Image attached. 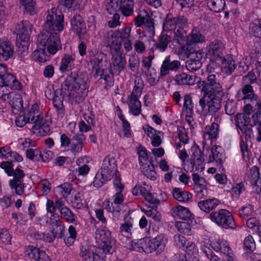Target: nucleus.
<instances>
[{
  "instance_id": "nucleus-42",
  "label": "nucleus",
  "mask_w": 261,
  "mask_h": 261,
  "mask_svg": "<svg viewBox=\"0 0 261 261\" xmlns=\"http://www.w3.org/2000/svg\"><path fill=\"white\" fill-rule=\"evenodd\" d=\"M72 185L69 182H64L56 188V192L58 193L60 196L59 198H67L71 194L72 190ZM56 198H59L57 197Z\"/></svg>"
},
{
  "instance_id": "nucleus-48",
  "label": "nucleus",
  "mask_w": 261,
  "mask_h": 261,
  "mask_svg": "<svg viewBox=\"0 0 261 261\" xmlns=\"http://www.w3.org/2000/svg\"><path fill=\"white\" fill-rule=\"evenodd\" d=\"M32 129L34 130H38L39 133L42 132L45 135L50 132V127L49 125L47 123L45 119L42 117L39 120H37L32 126Z\"/></svg>"
},
{
  "instance_id": "nucleus-55",
  "label": "nucleus",
  "mask_w": 261,
  "mask_h": 261,
  "mask_svg": "<svg viewBox=\"0 0 261 261\" xmlns=\"http://www.w3.org/2000/svg\"><path fill=\"white\" fill-rule=\"evenodd\" d=\"M185 28H181L173 31L174 34V41L180 45H183L187 42L186 32Z\"/></svg>"
},
{
  "instance_id": "nucleus-14",
  "label": "nucleus",
  "mask_w": 261,
  "mask_h": 261,
  "mask_svg": "<svg viewBox=\"0 0 261 261\" xmlns=\"http://www.w3.org/2000/svg\"><path fill=\"white\" fill-rule=\"evenodd\" d=\"M96 238L101 242L100 246L105 254H112L114 250L112 248L111 232L109 230L105 228L97 230Z\"/></svg>"
},
{
  "instance_id": "nucleus-35",
  "label": "nucleus",
  "mask_w": 261,
  "mask_h": 261,
  "mask_svg": "<svg viewBox=\"0 0 261 261\" xmlns=\"http://www.w3.org/2000/svg\"><path fill=\"white\" fill-rule=\"evenodd\" d=\"M195 76L190 75L184 72L176 74L174 80L178 85H193L195 84Z\"/></svg>"
},
{
  "instance_id": "nucleus-56",
  "label": "nucleus",
  "mask_w": 261,
  "mask_h": 261,
  "mask_svg": "<svg viewBox=\"0 0 261 261\" xmlns=\"http://www.w3.org/2000/svg\"><path fill=\"white\" fill-rule=\"evenodd\" d=\"M250 124L252 126H255L258 131L257 136L256 137V140L260 142H261V119L258 118L257 114L253 115L251 119L250 120Z\"/></svg>"
},
{
  "instance_id": "nucleus-18",
  "label": "nucleus",
  "mask_w": 261,
  "mask_h": 261,
  "mask_svg": "<svg viewBox=\"0 0 261 261\" xmlns=\"http://www.w3.org/2000/svg\"><path fill=\"white\" fill-rule=\"evenodd\" d=\"M180 67V62L177 60H171L170 56H166L163 60L160 68V74L166 76L171 72H177Z\"/></svg>"
},
{
  "instance_id": "nucleus-11",
  "label": "nucleus",
  "mask_w": 261,
  "mask_h": 261,
  "mask_svg": "<svg viewBox=\"0 0 261 261\" xmlns=\"http://www.w3.org/2000/svg\"><path fill=\"white\" fill-rule=\"evenodd\" d=\"M134 6V0H110L107 9L110 14L119 11L123 16L127 17L133 14Z\"/></svg>"
},
{
  "instance_id": "nucleus-51",
  "label": "nucleus",
  "mask_w": 261,
  "mask_h": 261,
  "mask_svg": "<svg viewBox=\"0 0 261 261\" xmlns=\"http://www.w3.org/2000/svg\"><path fill=\"white\" fill-rule=\"evenodd\" d=\"M195 47V45L187 40L186 44L179 49V54L187 58H189L191 55H194L196 50Z\"/></svg>"
},
{
  "instance_id": "nucleus-50",
  "label": "nucleus",
  "mask_w": 261,
  "mask_h": 261,
  "mask_svg": "<svg viewBox=\"0 0 261 261\" xmlns=\"http://www.w3.org/2000/svg\"><path fill=\"white\" fill-rule=\"evenodd\" d=\"M68 232L69 236L64 238V242L66 246L70 247L74 245L75 241L77 238V233L75 227L72 225H70L69 226Z\"/></svg>"
},
{
  "instance_id": "nucleus-53",
  "label": "nucleus",
  "mask_w": 261,
  "mask_h": 261,
  "mask_svg": "<svg viewBox=\"0 0 261 261\" xmlns=\"http://www.w3.org/2000/svg\"><path fill=\"white\" fill-rule=\"evenodd\" d=\"M110 74H112V76H113V73L111 69H102L100 71V73L96 74L100 76V79H103L105 81L106 87H111L113 86L114 82L111 79Z\"/></svg>"
},
{
  "instance_id": "nucleus-33",
  "label": "nucleus",
  "mask_w": 261,
  "mask_h": 261,
  "mask_svg": "<svg viewBox=\"0 0 261 261\" xmlns=\"http://www.w3.org/2000/svg\"><path fill=\"white\" fill-rule=\"evenodd\" d=\"M102 44L103 46L107 47H115L116 48V47H119L121 45V42H119L115 32L111 31L105 35L102 40Z\"/></svg>"
},
{
  "instance_id": "nucleus-46",
  "label": "nucleus",
  "mask_w": 261,
  "mask_h": 261,
  "mask_svg": "<svg viewBox=\"0 0 261 261\" xmlns=\"http://www.w3.org/2000/svg\"><path fill=\"white\" fill-rule=\"evenodd\" d=\"M153 161H151L150 164L145 165L143 167H140L143 174L147 178L152 180L156 179V172L154 169Z\"/></svg>"
},
{
  "instance_id": "nucleus-58",
  "label": "nucleus",
  "mask_w": 261,
  "mask_h": 261,
  "mask_svg": "<svg viewBox=\"0 0 261 261\" xmlns=\"http://www.w3.org/2000/svg\"><path fill=\"white\" fill-rule=\"evenodd\" d=\"M90 60L92 68L95 69V74H98L102 69L100 67V64L102 62V59L100 58L98 54H94L92 56H90Z\"/></svg>"
},
{
  "instance_id": "nucleus-9",
  "label": "nucleus",
  "mask_w": 261,
  "mask_h": 261,
  "mask_svg": "<svg viewBox=\"0 0 261 261\" xmlns=\"http://www.w3.org/2000/svg\"><path fill=\"white\" fill-rule=\"evenodd\" d=\"M188 19L184 15L169 12L163 21V30L165 32H172L181 28H185Z\"/></svg>"
},
{
  "instance_id": "nucleus-43",
  "label": "nucleus",
  "mask_w": 261,
  "mask_h": 261,
  "mask_svg": "<svg viewBox=\"0 0 261 261\" xmlns=\"http://www.w3.org/2000/svg\"><path fill=\"white\" fill-rule=\"evenodd\" d=\"M113 65L115 72L117 74H119L122 70L125 69L126 64L125 58L121 55H116L113 57Z\"/></svg>"
},
{
  "instance_id": "nucleus-7",
  "label": "nucleus",
  "mask_w": 261,
  "mask_h": 261,
  "mask_svg": "<svg viewBox=\"0 0 261 261\" xmlns=\"http://www.w3.org/2000/svg\"><path fill=\"white\" fill-rule=\"evenodd\" d=\"M37 41L39 45L46 49L47 53L51 56L62 48L60 35L57 32L43 30L39 35Z\"/></svg>"
},
{
  "instance_id": "nucleus-17",
  "label": "nucleus",
  "mask_w": 261,
  "mask_h": 261,
  "mask_svg": "<svg viewBox=\"0 0 261 261\" xmlns=\"http://www.w3.org/2000/svg\"><path fill=\"white\" fill-rule=\"evenodd\" d=\"M24 254L32 261H50L46 252L33 245H28L24 250Z\"/></svg>"
},
{
  "instance_id": "nucleus-39",
  "label": "nucleus",
  "mask_w": 261,
  "mask_h": 261,
  "mask_svg": "<svg viewBox=\"0 0 261 261\" xmlns=\"http://www.w3.org/2000/svg\"><path fill=\"white\" fill-rule=\"evenodd\" d=\"M47 53L46 49L44 47L38 46L37 48L32 53V58L35 61L45 63L49 60L50 56Z\"/></svg>"
},
{
  "instance_id": "nucleus-28",
  "label": "nucleus",
  "mask_w": 261,
  "mask_h": 261,
  "mask_svg": "<svg viewBox=\"0 0 261 261\" xmlns=\"http://www.w3.org/2000/svg\"><path fill=\"white\" fill-rule=\"evenodd\" d=\"M149 245V238L135 239L130 243L129 249L139 252L149 253V252L147 251Z\"/></svg>"
},
{
  "instance_id": "nucleus-52",
  "label": "nucleus",
  "mask_w": 261,
  "mask_h": 261,
  "mask_svg": "<svg viewBox=\"0 0 261 261\" xmlns=\"http://www.w3.org/2000/svg\"><path fill=\"white\" fill-rule=\"evenodd\" d=\"M190 42L195 45L198 43H202L205 41V37L200 32L196 29L192 30L190 36L187 38Z\"/></svg>"
},
{
  "instance_id": "nucleus-22",
  "label": "nucleus",
  "mask_w": 261,
  "mask_h": 261,
  "mask_svg": "<svg viewBox=\"0 0 261 261\" xmlns=\"http://www.w3.org/2000/svg\"><path fill=\"white\" fill-rule=\"evenodd\" d=\"M67 96L61 92V88L60 89L56 90L54 92V95L53 99V106L56 109V113L59 117L62 118L65 114V109L63 105V100L64 97Z\"/></svg>"
},
{
  "instance_id": "nucleus-62",
  "label": "nucleus",
  "mask_w": 261,
  "mask_h": 261,
  "mask_svg": "<svg viewBox=\"0 0 261 261\" xmlns=\"http://www.w3.org/2000/svg\"><path fill=\"white\" fill-rule=\"evenodd\" d=\"M130 32V28L128 26H125L115 32L119 39V42L121 43L123 40L127 39L129 37Z\"/></svg>"
},
{
  "instance_id": "nucleus-12",
  "label": "nucleus",
  "mask_w": 261,
  "mask_h": 261,
  "mask_svg": "<svg viewBox=\"0 0 261 261\" xmlns=\"http://www.w3.org/2000/svg\"><path fill=\"white\" fill-rule=\"evenodd\" d=\"M168 241V236L165 233L158 234L154 238H149L148 249L149 253L155 252L156 255L161 254L165 250Z\"/></svg>"
},
{
  "instance_id": "nucleus-37",
  "label": "nucleus",
  "mask_w": 261,
  "mask_h": 261,
  "mask_svg": "<svg viewBox=\"0 0 261 261\" xmlns=\"http://www.w3.org/2000/svg\"><path fill=\"white\" fill-rule=\"evenodd\" d=\"M184 101L182 110L186 113L187 121L190 123V120L188 118H192L194 113L192 97L190 94H186L184 97Z\"/></svg>"
},
{
  "instance_id": "nucleus-61",
  "label": "nucleus",
  "mask_w": 261,
  "mask_h": 261,
  "mask_svg": "<svg viewBox=\"0 0 261 261\" xmlns=\"http://www.w3.org/2000/svg\"><path fill=\"white\" fill-rule=\"evenodd\" d=\"M119 229L123 235L129 237L132 234L133 224L129 220L125 221L121 224Z\"/></svg>"
},
{
  "instance_id": "nucleus-59",
  "label": "nucleus",
  "mask_w": 261,
  "mask_h": 261,
  "mask_svg": "<svg viewBox=\"0 0 261 261\" xmlns=\"http://www.w3.org/2000/svg\"><path fill=\"white\" fill-rule=\"evenodd\" d=\"M174 242L177 246H178L180 249L185 251L187 249V243L189 242L185 237L181 234H176L174 236Z\"/></svg>"
},
{
  "instance_id": "nucleus-13",
  "label": "nucleus",
  "mask_w": 261,
  "mask_h": 261,
  "mask_svg": "<svg viewBox=\"0 0 261 261\" xmlns=\"http://www.w3.org/2000/svg\"><path fill=\"white\" fill-rule=\"evenodd\" d=\"M202 90L204 94H225L220 83L216 82V75L214 74H208L206 80L203 81Z\"/></svg>"
},
{
  "instance_id": "nucleus-10",
  "label": "nucleus",
  "mask_w": 261,
  "mask_h": 261,
  "mask_svg": "<svg viewBox=\"0 0 261 261\" xmlns=\"http://www.w3.org/2000/svg\"><path fill=\"white\" fill-rule=\"evenodd\" d=\"M64 15L63 14L48 11L44 23V29L43 30L57 32L59 34L64 30Z\"/></svg>"
},
{
  "instance_id": "nucleus-40",
  "label": "nucleus",
  "mask_w": 261,
  "mask_h": 261,
  "mask_svg": "<svg viewBox=\"0 0 261 261\" xmlns=\"http://www.w3.org/2000/svg\"><path fill=\"white\" fill-rule=\"evenodd\" d=\"M137 154L138 155L139 164L140 167H143L150 164L152 159H149V151L145 147L140 145L139 147H136Z\"/></svg>"
},
{
  "instance_id": "nucleus-16",
  "label": "nucleus",
  "mask_w": 261,
  "mask_h": 261,
  "mask_svg": "<svg viewBox=\"0 0 261 261\" xmlns=\"http://www.w3.org/2000/svg\"><path fill=\"white\" fill-rule=\"evenodd\" d=\"M49 225L51 232L57 237V239H62L65 236V225L60 219L59 214H51Z\"/></svg>"
},
{
  "instance_id": "nucleus-30",
  "label": "nucleus",
  "mask_w": 261,
  "mask_h": 261,
  "mask_svg": "<svg viewBox=\"0 0 261 261\" xmlns=\"http://www.w3.org/2000/svg\"><path fill=\"white\" fill-rule=\"evenodd\" d=\"M208 247L211 249L215 250L216 252H220L226 256V258L228 260V243L227 241L223 239H218V240L214 242H211Z\"/></svg>"
},
{
  "instance_id": "nucleus-25",
  "label": "nucleus",
  "mask_w": 261,
  "mask_h": 261,
  "mask_svg": "<svg viewBox=\"0 0 261 261\" xmlns=\"http://www.w3.org/2000/svg\"><path fill=\"white\" fill-rule=\"evenodd\" d=\"M248 122V118L244 114H238L236 117V123L238 132L239 130L244 134L248 138H251L253 136V132L252 130L248 127L247 125Z\"/></svg>"
},
{
  "instance_id": "nucleus-24",
  "label": "nucleus",
  "mask_w": 261,
  "mask_h": 261,
  "mask_svg": "<svg viewBox=\"0 0 261 261\" xmlns=\"http://www.w3.org/2000/svg\"><path fill=\"white\" fill-rule=\"evenodd\" d=\"M86 136L82 133L75 134L72 137L69 149L72 154L76 156L82 152Z\"/></svg>"
},
{
  "instance_id": "nucleus-26",
  "label": "nucleus",
  "mask_w": 261,
  "mask_h": 261,
  "mask_svg": "<svg viewBox=\"0 0 261 261\" xmlns=\"http://www.w3.org/2000/svg\"><path fill=\"white\" fill-rule=\"evenodd\" d=\"M100 170L104 173H109L113 177L114 174L116 173V171H118L116 159L110 154L105 156Z\"/></svg>"
},
{
  "instance_id": "nucleus-63",
  "label": "nucleus",
  "mask_w": 261,
  "mask_h": 261,
  "mask_svg": "<svg viewBox=\"0 0 261 261\" xmlns=\"http://www.w3.org/2000/svg\"><path fill=\"white\" fill-rule=\"evenodd\" d=\"M26 156L31 161L39 162L38 159H41V151L39 149L29 148L25 151Z\"/></svg>"
},
{
  "instance_id": "nucleus-23",
  "label": "nucleus",
  "mask_w": 261,
  "mask_h": 261,
  "mask_svg": "<svg viewBox=\"0 0 261 261\" xmlns=\"http://www.w3.org/2000/svg\"><path fill=\"white\" fill-rule=\"evenodd\" d=\"M210 219L219 226L225 228L228 227V211L221 209L218 212H213L210 215Z\"/></svg>"
},
{
  "instance_id": "nucleus-19",
  "label": "nucleus",
  "mask_w": 261,
  "mask_h": 261,
  "mask_svg": "<svg viewBox=\"0 0 261 261\" xmlns=\"http://www.w3.org/2000/svg\"><path fill=\"white\" fill-rule=\"evenodd\" d=\"M194 182V189L196 193L197 196L202 198L206 196L208 194L206 182L203 177H200L197 173H194L192 175Z\"/></svg>"
},
{
  "instance_id": "nucleus-32",
  "label": "nucleus",
  "mask_w": 261,
  "mask_h": 261,
  "mask_svg": "<svg viewBox=\"0 0 261 261\" xmlns=\"http://www.w3.org/2000/svg\"><path fill=\"white\" fill-rule=\"evenodd\" d=\"M172 195L177 201L183 203L190 201L193 195L188 191L183 190L181 188L175 187L172 189Z\"/></svg>"
},
{
  "instance_id": "nucleus-45",
  "label": "nucleus",
  "mask_w": 261,
  "mask_h": 261,
  "mask_svg": "<svg viewBox=\"0 0 261 261\" xmlns=\"http://www.w3.org/2000/svg\"><path fill=\"white\" fill-rule=\"evenodd\" d=\"M104 208L109 213L112 214L113 217L115 219H119L121 214V207L114 206L111 202L110 199H106L103 203Z\"/></svg>"
},
{
  "instance_id": "nucleus-4",
  "label": "nucleus",
  "mask_w": 261,
  "mask_h": 261,
  "mask_svg": "<svg viewBox=\"0 0 261 261\" xmlns=\"http://www.w3.org/2000/svg\"><path fill=\"white\" fill-rule=\"evenodd\" d=\"M201 151L199 146L196 143L191 147L190 152V158L186 160L189 155L185 149L180 150L179 153V158L182 162V167L185 171L192 172L197 171L201 172L204 169V157L208 156L207 153Z\"/></svg>"
},
{
  "instance_id": "nucleus-31",
  "label": "nucleus",
  "mask_w": 261,
  "mask_h": 261,
  "mask_svg": "<svg viewBox=\"0 0 261 261\" xmlns=\"http://www.w3.org/2000/svg\"><path fill=\"white\" fill-rule=\"evenodd\" d=\"M220 201L218 199L213 198L201 200L198 202V206L203 212L208 213L215 210L219 204Z\"/></svg>"
},
{
  "instance_id": "nucleus-8",
  "label": "nucleus",
  "mask_w": 261,
  "mask_h": 261,
  "mask_svg": "<svg viewBox=\"0 0 261 261\" xmlns=\"http://www.w3.org/2000/svg\"><path fill=\"white\" fill-rule=\"evenodd\" d=\"M224 45L223 43L218 40H215L211 42L207 47L205 57L208 58L210 61H219L225 68L226 74L228 73V60L223 56V51Z\"/></svg>"
},
{
  "instance_id": "nucleus-36",
  "label": "nucleus",
  "mask_w": 261,
  "mask_h": 261,
  "mask_svg": "<svg viewBox=\"0 0 261 261\" xmlns=\"http://www.w3.org/2000/svg\"><path fill=\"white\" fill-rule=\"evenodd\" d=\"M19 4L23 7L24 14L34 16L37 14L36 0H19Z\"/></svg>"
},
{
  "instance_id": "nucleus-47",
  "label": "nucleus",
  "mask_w": 261,
  "mask_h": 261,
  "mask_svg": "<svg viewBox=\"0 0 261 261\" xmlns=\"http://www.w3.org/2000/svg\"><path fill=\"white\" fill-rule=\"evenodd\" d=\"M142 104L139 99H128L129 112L134 116H139L141 113Z\"/></svg>"
},
{
  "instance_id": "nucleus-29",
  "label": "nucleus",
  "mask_w": 261,
  "mask_h": 261,
  "mask_svg": "<svg viewBox=\"0 0 261 261\" xmlns=\"http://www.w3.org/2000/svg\"><path fill=\"white\" fill-rule=\"evenodd\" d=\"M41 117L39 106L37 103L33 105L30 110L23 116V119H25L28 123L33 124V125L35 124L37 120H39Z\"/></svg>"
},
{
  "instance_id": "nucleus-1",
  "label": "nucleus",
  "mask_w": 261,
  "mask_h": 261,
  "mask_svg": "<svg viewBox=\"0 0 261 261\" xmlns=\"http://www.w3.org/2000/svg\"><path fill=\"white\" fill-rule=\"evenodd\" d=\"M218 132L219 125L217 123L206 126L202 136V144L203 151L208 153V162H215L218 166H221L225 159L224 150L220 146H213V140L218 138Z\"/></svg>"
},
{
  "instance_id": "nucleus-38",
  "label": "nucleus",
  "mask_w": 261,
  "mask_h": 261,
  "mask_svg": "<svg viewBox=\"0 0 261 261\" xmlns=\"http://www.w3.org/2000/svg\"><path fill=\"white\" fill-rule=\"evenodd\" d=\"M94 248L87 244L80 246V256L83 261H90L96 254Z\"/></svg>"
},
{
  "instance_id": "nucleus-57",
  "label": "nucleus",
  "mask_w": 261,
  "mask_h": 261,
  "mask_svg": "<svg viewBox=\"0 0 261 261\" xmlns=\"http://www.w3.org/2000/svg\"><path fill=\"white\" fill-rule=\"evenodd\" d=\"M250 29L254 36L261 38V19L252 21L250 24Z\"/></svg>"
},
{
  "instance_id": "nucleus-21",
  "label": "nucleus",
  "mask_w": 261,
  "mask_h": 261,
  "mask_svg": "<svg viewBox=\"0 0 261 261\" xmlns=\"http://www.w3.org/2000/svg\"><path fill=\"white\" fill-rule=\"evenodd\" d=\"M171 212L174 217L193 223L194 215L188 208L179 205L172 207Z\"/></svg>"
},
{
  "instance_id": "nucleus-54",
  "label": "nucleus",
  "mask_w": 261,
  "mask_h": 261,
  "mask_svg": "<svg viewBox=\"0 0 261 261\" xmlns=\"http://www.w3.org/2000/svg\"><path fill=\"white\" fill-rule=\"evenodd\" d=\"M209 9L215 12H219L222 11L226 6L225 0H214L211 2H207Z\"/></svg>"
},
{
  "instance_id": "nucleus-34",
  "label": "nucleus",
  "mask_w": 261,
  "mask_h": 261,
  "mask_svg": "<svg viewBox=\"0 0 261 261\" xmlns=\"http://www.w3.org/2000/svg\"><path fill=\"white\" fill-rule=\"evenodd\" d=\"M112 176L108 173H104L101 170H99L95 174L93 181V186L96 189L101 188L111 180Z\"/></svg>"
},
{
  "instance_id": "nucleus-2",
  "label": "nucleus",
  "mask_w": 261,
  "mask_h": 261,
  "mask_svg": "<svg viewBox=\"0 0 261 261\" xmlns=\"http://www.w3.org/2000/svg\"><path fill=\"white\" fill-rule=\"evenodd\" d=\"M87 89V82L75 72H71L61 85V92L67 95L72 105L80 104L84 100Z\"/></svg>"
},
{
  "instance_id": "nucleus-60",
  "label": "nucleus",
  "mask_w": 261,
  "mask_h": 261,
  "mask_svg": "<svg viewBox=\"0 0 261 261\" xmlns=\"http://www.w3.org/2000/svg\"><path fill=\"white\" fill-rule=\"evenodd\" d=\"M202 66V61L198 59L196 60L193 58L187 61L186 62V67L188 70L190 71H195L198 70Z\"/></svg>"
},
{
  "instance_id": "nucleus-20",
  "label": "nucleus",
  "mask_w": 261,
  "mask_h": 261,
  "mask_svg": "<svg viewBox=\"0 0 261 261\" xmlns=\"http://www.w3.org/2000/svg\"><path fill=\"white\" fill-rule=\"evenodd\" d=\"M76 58L75 53L72 51L70 53H65L62 57L59 68L61 73L71 71L75 67L74 62Z\"/></svg>"
},
{
  "instance_id": "nucleus-27",
  "label": "nucleus",
  "mask_w": 261,
  "mask_h": 261,
  "mask_svg": "<svg viewBox=\"0 0 261 261\" xmlns=\"http://www.w3.org/2000/svg\"><path fill=\"white\" fill-rule=\"evenodd\" d=\"M3 87H8L14 90H21L22 89V84L18 81L17 78L12 73L6 71L4 76H3Z\"/></svg>"
},
{
  "instance_id": "nucleus-6",
  "label": "nucleus",
  "mask_w": 261,
  "mask_h": 261,
  "mask_svg": "<svg viewBox=\"0 0 261 261\" xmlns=\"http://www.w3.org/2000/svg\"><path fill=\"white\" fill-rule=\"evenodd\" d=\"M46 210L50 214H58L56 213L58 210L60 213V219L64 220L70 224H77V217L71 210L66 205L65 202L61 198H56L55 201L47 199L46 203Z\"/></svg>"
},
{
  "instance_id": "nucleus-44",
  "label": "nucleus",
  "mask_w": 261,
  "mask_h": 261,
  "mask_svg": "<svg viewBox=\"0 0 261 261\" xmlns=\"http://www.w3.org/2000/svg\"><path fill=\"white\" fill-rule=\"evenodd\" d=\"M171 39L170 35L162 33L159 37V42L154 44L155 48L160 52H164L167 48Z\"/></svg>"
},
{
  "instance_id": "nucleus-15",
  "label": "nucleus",
  "mask_w": 261,
  "mask_h": 261,
  "mask_svg": "<svg viewBox=\"0 0 261 261\" xmlns=\"http://www.w3.org/2000/svg\"><path fill=\"white\" fill-rule=\"evenodd\" d=\"M71 30L80 40L84 39L87 34L86 23L80 14L74 15L70 21Z\"/></svg>"
},
{
  "instance_id": "nucleus-5",
  "label": "nucleus",
  "mask_w": 261,
  "mask_h": 261,
  "mask_svg": "<svg viewBox=\"0 0 261 261\" xmlns=\"http://www.w3.org/2000/svg\"><path fill=\"white\" fill-rule=\"evenodd\" d=\"M32 28V24L28 20L21 21L15 26L16 45L21 56H25L28 54Z\"/></svg>"
},
{
  "instance_id": "nucleus-3",
  "label": "nucleus",
  "mask_w": 261,
  "mask_h": 261,
  "mask_svg": "<svg viewBox=\"0 0 261 261\" xmlns=\"http://www.w3.org/2000/svg\"><path fill=\"white\" fill-rule=\"evenodd\" d=\"M225 93L226 94H204L199 101L201 110L199 111L200 114L203 116L211 115L214 118L215 121H218L221 114V102L223 100L224 102H226L224 106L225 113L228 115V93L227 92Z\"/></svg>"
},
{
  "instance_id": "nucleus-49",
  "label": "nucleus",
  "mask_w": 261,
  "mask_h": 261,
  "mask_svg": "<svg viewBox=\"0 0 261 261\" xmlns=\"http://www.w3.org/2000/svg\"><path fill=\"white\" fill-rule=\"evenodd\" d=\"M196 223V221L194 219L193 223L191 222H178L176 223V226L180 233L186 234L187 236L191 235L192 226Z\"/></svg>"
},
{
  "instance_id": "nucleus-64",
  "label": "nucleus",
  "mask_w": 261,
  "mask_h": 261,
  "mask_svg": "<svg viewBox=\"0 0 261 261\" xmlns=\"http://www.w3.org/2000/svg\"><path fill=\"white\" fill-rule=\"evenodd\" d=\"M9 184L11 189L15 190L17 195H22L23 194L24 186L22 181L16 182L14 180H9Z\"/></svg>"
},
{
  "instance_id": "nucleus-41",
  "label": "nucleus",
  "mask_w": 261,
  "mask_h": 261,
  "mask_svg": "<svg viewBox=\"0 0 261 261\" xmlns=\"http://www.w3.org/2000/svg\"><path fill=\"white\" fill-rule=\"evenodd\" d=\"M13 48L8 41L3 42L0 45V60H8L13 55Z\"/></svg>"
}]
</instances>
